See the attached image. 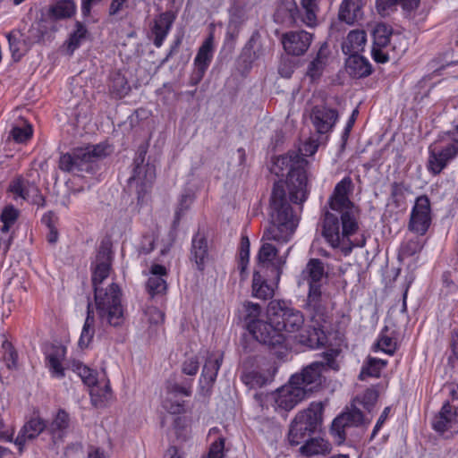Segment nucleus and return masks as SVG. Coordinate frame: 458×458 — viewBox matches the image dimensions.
Listing matches in <instances>:
<instances>
[{
    "label": "nucleus",
    "instance_id": "55",
    "mask_svg": "<svg viewBox=\"0 0 458 458\" xmlns=\"http://www.w3.org/2000/svg\"><path fill=\"white\" fill-rule=\"evenodd\" d=\"M422 249V245L420 240L415 237L413 239L408 240L406 242L403 243L401 246V252L403 255L406 257H411L416 253L420 252Z\"/></svg>",
    "mask_w": 458,
    "mask_h": 458
},
{
    "label": "nucleus",
    "instance_id": "10",
    "mask_svg": "<svg viewBox=\"0 0 458 458\" xmlns=\"http://www.w3.org/2000/svg\"><path fill=\"white\" fill-rule=\"evenodd\" d=\"M261 306L252 301H245L242 306V320L251 336L259 344L267 346L268 330L273 331L269 320L260 319Z\"/></svg>",
    "mask_w": 458,
    "mask_h": 458
},
{
    "label": "nucleus",
    "instance_id": "36",
    "mask_svg": "<svg viewBox=\"0 0 458 458\" xmlns=\"http://www.w3.org/2000/svg\"><path fill=\"white\" fill-rule=\"evenodd\" d=\"M223 358V352L211 353L208 356L201 371L200 383L204 381L208 386H211L215 383Z\"/></svg>",
    "mask_w": 458,
    "mask_h": 458
},
{
    "label": "nucleus",
    "instance_id": "45",
    "mask_svg": "<svg viewBox=\"0 0 458 458\" xmlns=\"http://www.w3.org/2000/svg\"><path fill=\"white\" fill-rule=\"evenodd\" d=\"M250 242L247 235L241 237L240 247L237 258V269L240 272V280L245 281L248 277V266L250 263Z\"/></svg>",
    "mask_w": 458,
    "mask_h": 458
},
{
    "label": "nucleus",
    "instance_id": "27",
    "mask_svg": "<svg viewBox=\"0 0 458 458\" xmlns=\"http://www.w3.org/2000/svg\"><path fill=\"white\" fill-rule=\"evenodd\" d=\"M310 118L317 131L325 134L330 131L338 119V112L334 108L326 106H314Z\"/></svg>",
    "mask_w": 458,
    "mask_h": 458
},
{
    "label": "nucleus",
    "instance_id": "52",
    "mask_svg": "<svg viewBox=\"0 0 458 458\" xmlns=\"http://www.w3.org/2000/svg\"><path fill=\"white\" fill-rule=\"evenodd\" d=\"M7 39L13 60L15 62L20 61L24 55V51L21 47L25 44L23 41L21 42L13 32L7 35Z\"/></svg>",
    "mask_w": 458,
    "mask_h": 458
},
{
    "label": "nucleus",
    "instance_id": "48",
    "mask_svg": "<svg viewBox=\"0 0 458 458\" xmlns=\"http://www.w3.org/2000/svg\"><path fill=\"white\" fill-rule=\"evenodd\" d=\"M73 371L77 372L82 382L88 386H95L98 383L97 372L81 361L72 363Z\"/></svg>",
    "mask_w": 458,
    "mask_h": 458
},
{
    "label": "nucleus",
    "instance_id": "19",
    "mask_svg": "<svg viewBox=\"0 0 458 458\" xmlns=\"http://www.w3.org/2000/svg\"><path fill=\"white\" fill-rule=\"evenodd\" d=\"M267 47L259 30H255L242 47L238 61L244 70L250 71L255 62L265 56Z\"/></svg>",
    "mask_w": 458,
    "mask_h": 458
},
{
    "label": "nucleus",
    "instance_id": "8",
    "mask_svg": "<svg viewBox=\"0 0 458 458\" xmlns=\"http://www.w3.org/2000/svg\"><path fill=\"white\" fill-rule=\"evenodd\" d=\"M107 148V144L98 143L73 148L71 153L60 156L58 167L64 172L74 174L81 172L94 174L96 163L108 155Z\"/></svg>",
    "mask_w": 458,
    "mask_h": 458
},
{
    "label": "nucleus",
    "instance_id": "53",
    "mask_svg": "<svg viewBox=\"0 0 458 458\" xmlns=\"http://www.w3.org/2000/svg\"><path fill=\"white\" fill-rule=\"evenodd\" d=\"M398 0H377L376 8L382 17L389 16L391 13L396 11Z\"/></svg>",
    "mask_w": 458,
    "mask_h": 458
},
{
    "label": "nucleus",
    "instance_id": "38",
    "mask_svg": "<svg viewBox=\"0 0 458 458\" xmlns=\"http://www.w3.org/2000/svg\"><path fill=\"white\" fill-rule=\"evenodd\" d=\"M274 288L268 284V278L255 269L252 275L251 296L260 300H268L274 296Z\"/></svg>",
    "mask_w": 458,
    "mask_h": 458
},
{
    "label": "nucleus",
    "instance_id": "12",
    "mask_svg": "<svg viewBox=\"0 0 458 458\" xmlns=\"http://www.w3.org/2000/svg\"><path fill=\"white\" fill-rule=\"evenodd\" d=\"M257 266L260 268L269 269L273 282L277 284L285 265V258L278 255V249L270 242H263L256 256Z\"/></svg>",
    "mask_w": 458,
    "mask_h": 458
},
{
    "label": "nucleus",
    "instance_id": "63",
    "mask_svg": "<svg viewBox=\"0 0 458 458\" xmlns=\"http://www.w3.org/2000/svg\"><path fill=\"white\" fill-rule=\"evenodd\" d=\"M241 27H237V25L233 26L229 25L227 27V31L225 34V46H227L230 49H233L235 46V42L239 37Z\"/></svg>",
    "mask_w": 458,
    "mask_h": 458
},
{
    "label": "nucleus",
    "instance_id": "54",
    "mask_svg": "<svg viewBox=\"0 0 458 458\" xmlns=\"http://www.w3.org/2000/svg\"><path fill=\"white\" fill-rule=\"evenodd\" d=\"M3 348L4 349V360L7 362V366L9 369L16 368L17 366V360H18V354L13 344L8 342L4 341L3 343Z\"/></svg>",
    "mask_w": 458,
    "mask_h": 458
},
{
    "label": "nucleus",
    "instance_id": "64",
    "mask_svg": "<svg viewBox=\"0 0 458 458\" xmlns=\"http://www.w3.org/2000/svg\"><path fill=\"white\" fill-rule=\"evenodd\" d=\"M244 21V11L239 6H233L230 9L229 25L241 27Z\"/></svg>",
    "mask_w": 458,
    "mask_h": 458
},
{
    "label": "nucleus",
    "instance_id": "25",
    "mask_svg": "<svg viewBox=\"0 0 458 458\" xmlns=\"http://www.w3.org/2000/svg\"><path fill=\"white\" fill-rule=\"evenodd\" d=\"M305 390L299 389L295 386L283 387L277 394L275 403L276 405V410L281 412H287L293 410L300 402L307 398Z\"/></svg>",
    "mask_w": 458,
    "mask_h": 458
},
{
    "label": "nucleus",
    "instance_id": "42",
    "mask_svg": "<svg viewBox=\"0 0 458 458\" xmlns=\"http://www.w3.org/2000/svg\"><path fill=\"white\" fill-rule=\"evenodd\" d=\"M441 282L440 296L454 300V297L458 294V267L455 266L452 270L444 271Z\"/></svg>",
    "mask_w": 458,
    "mask_h": 458
},
{
    "label": "nucleus",
    "instance_id": "28",
    "mask_svg": "<svg viewBox=\"0 0 458 458\" xmlns=\"http://www.w3.org/2000/svg\"><path fill=\"white\" fill-rule=\"evenodd\" d=\"M175 19L176 13L174 11L169 10L161 13L154 20V24L151 27V33L154 35L153 44L157 47H160L163 45Z\"/></svg>",
    "mask_w": 458,
    "mask_h": 458
},
{
    "label": "nucleus",
    "instance_id": "5",
    "mask_svg": "<svg viewBox=\"0 0 458 458\" xmlns=\"http://www.w3.org/2000/svg\"><path fill=\"white\" fill-rule=\"evenodd\" d=\"M324 405L312 402L307 409L299 411L289 425L286 440L291 446L303 445L313 434L320 431Z\"/></svg>",
    "mask_w": 458,
    "mask_h": 458
},
{
    "label": "nucleus",
    "instance_id": "22",
    "mask_svg": "<svg viewBox=\"0 0 458 458\" xmlns=\"http://www.w3.org/2000/svg\"><path fill=\"white\" fill-rule=\"evenodd\" d=\"M77 12V4L74 0H57L41 10L40 22H56L72 18Z\"/></svg>",
    "mask_w": 458,
    "mask_h": 458
},
{
    "label": "nucleus",
    "instance_id": "26",
    "mask_svg": "<svg viewBox=\"0 0 458 458\" xmlns=\"http://www.w3.org/2000/svg\"><path fill=\"white\" fill-rule=\"evenodd\" d=\"M322 286H309L304 310L310 314L312 320H324L327 314V304L322 296Z\"/></svg>",
    "mask_w": 458,
    "mask_h": 458
},
{
    "label": "nucleus",
    "instance_id": "11",
    "mask_svg": "<svg viewBox=\"0 0 458 458\" xmlns=\"http://www.w3.org/2000/svg\"><path fill=\"white\" fill-rule=\"evenodd\" d=\"M431 222L432 210L430 199L426 194L420 195L416 198L415 204L411 208L408 230L422 236L427 233Z\"/></svg>",
    "mask_w": 458,
    "mask_h": 458
},
{
    "label": "nucleus",
    "instance_id": "39",
    "mask_svg": "<svg viewBox=\"0 0 458 458\" xmlns=\"http://www.w3.org/2000/svg\"><path fill=\"white\" fill-rule=\"evenodd\" d=\"M214 33L210 32L199 47L194 58V66L208 69L214 56Z\"/></svg>",
    "mask_w": 458,
    "mask_h": 458
},
{
    "label": "nucleus",
    "instance_id": "56",
    "mask_svg": "<svg viewBox=\"0 0 458 458\" xmlns=\"http://www.w3.org/2000/svg\"><path fill=\"white\" fill-rule=\"evenodd\" d=\"M188 420L185 417H175L173 421V428L174 429L177 438L185 441L187 439Z\"/></svg>",
    "mask_w": 458,
    "mask_h": 458
},
{
    "label": "nucleus",
    "instance_id": "1",
    "mask_svg": "<svg viewBox=\"0 0 458 458\" xmlns=\"http://www.w3.org/2000/svg\"><path fill=\"white\" fill-rule=\"evenodd\" d=\"M308 160L299 152L288 151L275 159L271 173L286 180L275 182L269 199V226L264 230L261 241L289 242L295 233L299 218L291 203L301 205L309 196Z\"/></svg>",
    "mask_w": 458,
    "mask_h": 458
},
{
    "label": "nucleus",
    "instance_id": "13",
    "mask_svg": "<svg viewBox=\"0 0 458 458\" xmlns=\"http://www.w3.org/2000/svg\"><path fill=\"white\" fill-rule=\"evenodd\" d=\"M457 157L458 139L454 138L450 143L439 150L432 149L429 147L427 168L432 175H438Z\"/></svg>",
    "mask_w": 458,
    "mask_h": 458
},
{
    "label": "nucleus",
    "instance_id": "51",
    "mask_svg": "<svg viewBox=\"0 0 458 458\" xmlns=\"http://www.w3.org/2000/svg\"><path fill=\"white\" fill-rule=\"evenodd\" d=\"M146 290L151 298L156 295L165 294L167 290L166 281L160 276H150L146 283Z\"/></svg>",
    "mask_w": 458,
    "mask_h": 458
},
{
    "label": "nucleus",
    "instance_id": "60",
    "mask_svg": "<svg viewBox=\"0 0 458 458\" xmlns=\"http://www.w3.org/2000/svg\"><path fill=\"white\" fill-rule=\"evenodd\" d=\"M378 399V392L374 388H368L362 396L361 403L367 411H370Z\"/></svg>",
    "mask_w": 458,
    "mask_h": 458
},
{
    "label": "nucleus",
    "instance_id": "4",
    "mask_svg": "<svg viewBox=\"0 0 458 458\" xmlns=\"http://www.w3.org/2000/svg\"><path fill=\"white\" fill-rule=\"evenodd\" d=\"M338 354L339 351L335 349L322 352V360L313 361L303 367L300 372L292 375L289 380L290 385L305 390V394L310 397L311 394L322 388L326 382V377L323 374L325 371L339 370L340 367L336 361Z\"/></svg>",
    "mask_w": 458,
    "mask_h": 458
},
{
    "label": "nucleus",
    "instance_id": "23",
    "mask_svg": "<svg viewBox=\"0 0 458 458\" xmlns=\"http://www.w3.org/2000/svg\"><path fill=\"white\" fill-rule=\"evenodd\" d=\"M313 35L305 30L289 31L282 36L284 51L293 56L303 55L309 49Z\"/></svg>",
    "mask_w": 458,
    "mask_h": 458
},
{
    "label": "nucleus",
    "instance_id": "30",
    "mask_svg": "<svg viewBox=\"0 0 458 458\" xmlns=\"http://www.w3.org/2000/svg\"><path fill=\"white\" fill-rule=\"evenodd\" d=\"M330 50L327 42H323L318 50L315 57L310 62L306 71V76L312 82L318 81L323 75V72L328 64Z\"/></svg>",
    "mask_w": 458,
    "mask_h": 458
},
{
    "label": "nucleus",
    "instance_id": "46",
    "mask_svg": "<svg viewBox=\"0 0 458 458\" xmlns=\"http://www.w3.org/2000/svg\"><path fill=\"white\" fill-rule=\"evenodd\" d=\"M33 135L31 124L26 121H21L20 124H14L8 136V140H13L15 143L23 144L29 141Z\"/></svg>",
    "mask_w": 458,
    "mask_h": 458
},
{
    "label": "nucleus",
    "instance_id": "37",
    "mask_svg": "<svg viewBox=\"0 0 458 458\" xmlns=\"http://www.w3.org/2000/svg\"><path fill=\"white\" fill-rule=\"evenodd\" d=\"M367 43V35L363 30H351L342 43V51L347 55L360 54L364 50Z\"/></svg>",
    "mask_w": 458,
    "mask_h": 458
},
{
    "label": "nucleus",
    "instance_id": "9",
    "mask_svg": "<svg viewBox=\"0 0 458 458\" xmlns=\"http://www.w3.org/2000/svg\"><path fill=\"white\" fill-rule=\"evenodd\" d=\"M319 225L321 226V235L334 249L338 248L344 240L348 241L350 246L344 249L345 254L351 252L353 247H363L366 244V239L363 236L360 241L352 242L350 237L355 233L344 235V225L339 213L326 210L321 216Z\"/></svg>",
    "mask_w": 458,
    "mask_h": 458
},
{
    "label": "nucleus",
    "instance_id": "35",
    "mask_svg": "<svg viewBox=\"0 0 458 458\" xmlns=\"http://www.w3.org/2000/svg\"><path fill=\"white\" fill-rule=\"evenodd\" d=\"M362 0H344L340 5L338 18L349 25L363 17Z\"/></svg>",
    "mask_w": 458,
    "mask_h": 458
},
{
    "label": "nucleus",
    "instance_id": "17",
    "mask_svg": "<svg viewBox=\"0 0 458 458\" xmlns=\"http://www.w3.org/2000/svg\"><path fill=\"white\" fill-rule=\"evenodd\" d=\"M39 174L37 170H30L25 174L16 175L8 185V191L13 199L29 201L32 193L38 192Z\"/></svg>",
    "mask_w": 458,
    "mask_h": 458
},
{
    "label": "nucleus",
    "instance_id": "24",
    "mask_svg": "<svg viewBox=\"0 0 458 458\" xmlns=\"http://www.w3.org/2000/svg\"><path fill=\"white\" fill-rule=\"evenodd\" d=\"M47 431V420L38 415L31 417L21 428L14 440L18 446L19 453L21 454L27 440L37 438L40 433Z\"/></svg>",
    "mask_w": 458,
    "mask_h": 458
},
{
    "label": "nucleus",
    "instance_id": "43",
    "mask_svg": "<svg viewBox=\"0 0 458 458\" xmlns=\"http://www.w3.org/2000/svg\"><path fill=\"white\" fill-rule=\"evenodd\" d=\"M387 365V361L382 359L368 356L364 360L358 379L364 381L369 377L378 378L381 371Z\"/></svg>",
    "mask_w": 458,
    "mask_h": 458
},
{
    "label": "nucleus",
    "instance_id": "29",
    "mask_svg": "<svg viewBox=\"0 0 458 458\" xmlns=\"http://www.w3.org/2000/svg\"><path fill=\"white\" fill-rule=\"evenodd\" d=\"M301 10L295 0H281L274 13V20L277 23L287 24L296 23L299 20L304 21Z\"/></svg>",
    "mask_w": 458,
    "mask_h": 458
},
{
    "label": "nucleus",
    "instance_id": "20",
    "mask_svg": "<svg viewBox=\"0 0 458 458\" xmlns=\"http://www.w3.org/2000/svg\"><path fill=\"white\" fill-rule=\"evenodd\" d=\"M210 259L209 246L207 234L199 229L193 234L189 254V260L196 270L204 273Z\"/></svg>",
    "mask_w": 458,
    "mask_h": 458
},
{
    "label": "nucleus",
    "instance_id": "18",
    "mask_svg": "<svg viewBox=\"0 0 458 458\" xmlns=\"http://www.w3.org/2000/svg\"><path fill=\"white\" fill-rule=\"evenodd\" d=\"M363 412L356 407L350 411L342 412L335 417L329 430L330 434L335 439V444L341 445L346 440L345 428L352 426L359 427L363 424Z\"/></svg>",
    "mask_w": 458,
    "mask_h": 458
},
{
    "label": "nucleus",
    "instance_id": "59",
    "mask_svg": "<svg viewBox=\"0 0 458 458\" xmlns=\"http://www.w3.org/2000/svg\"><path fill=\"white\" fill-rule=\"evenodd\" d=\"M377 346L385 353L394 354L396 351V343L393 341L392 337L381 335L377 342Z\"/></svg>",
    "mask_w": 458,
    "mask_h": 458
},
{
    "label": "nucleus",
    "instance_id": "61",
    "mask_svg": "<svg viewBox=\"0 0 458 458\" xmlns=\"http://www.w3.org/2000/svg\"><path fill=\"white\" fill-rule=\"evenodd\" d=\"M47 33V30H42L39 27L31 26L29 30V35L26 38H23V43L32 45L34 43H39L44 39Z\"/></svg>",
    "mask_w": 458,
    "mask_h": 458
},
{
    "label": "nucleus",
    "instance_id": "15",
    "mask_svg": "<svg viewBox=\"0 0 458 458\" xmlns=\"http://www.w3.org/2000/svg\"><path fill=\"white\" fill-rule=\"evenodd\" d=\"M457 157L458 139L454 138L450 143L439 150L432 149L429 147L427 168L432 175H438Z\"/></svg>",
    "mask_w": 458,
    "mask_h": 458
},
{
    "label": "nucleus",
    "instance_id": "58",
    "mask_svg": "<svg viewBox=\"0 0 458 458\" xmlns=\"http://www.w3.org/2000/svg\"><path fill=\"white\" fill-rule=\"evenodd\" d=\"M318 0H301V8L305 11L308 23L314 21L317 18L316 11L318 10Z\"/></svg>",
    "mask_w": 458,
    "mask_h": 458
},
{
    "label": "nucleus",
    "instance_id": "3",
    "mask_svg": "<svg viewBox=\"0 0 458 458\" xmlns=\"http://www.w3.org/2000/svg\"><path fill=\"white\" fill-rule=\"evenodd\" d=\"M267 318L273 328V331L268 330L267 348L279 357L282 350H286L284 331H299L304 324V316L291 303L284 300H272L267 308Z\"/></svg>",
    "mask_w": 458,
    "mask_h": 458
},
{
    "label": "nucleus",
    "instance_id": "49",
    "mask_svg": "<svg viewBox=\"0 0 458 458\" xmlns=\"http://www.w3.org/2000/svg\"><path fill=\"white\" fill-rule=\"evenodd\" d=\"M20 211L13 205L6 206L1 215L0 221L3 223L1 233H9L12 226L16 223Z\"/></svg>",
    "mask_w": 458,
    "mask_h": 458
},
{
    "label": "nucleus",
    "instance_id": "41",
    "mask_svg": "<svg viewBox=\"0 0 458 458\" xmlns=\"http://www.w3.org/2000/svg\"><path fill=\"white\" fill-rule=\"evenodd\" d=\"M65 353L64 346H53L51 352L47 355V366L54 377L63 378L65 377L64 368L61 363Z\"/></svg>",
    "mask_w": 458,
    "mask_h": 458
},
{
    "label": "nucleus",
    "instance_id": "16",
    "mask_svg": "<svg viewBox=\"0 0 458 458\" xmlns=\"http://www.w3.org/2000/svg\"><path fill=\"white\" fill-rule=\"evenodd\" d=\"M191 380H185L182 385L178 383L169 384L166 387V397L164 401V408L171 414L185 413L186 402L180 396H191Z\"/></svg>",
    "mask_w": 458,
    "mask_h": 458
},
{
    "label": "nucleus",
    "instance_id": "14",
    "mask_svg": "<svg viewBox=\"0 0 458 458\" xmlns=\"http://www.w3.org/2000/svg\"><path fill=\"white\" fill-rule=\"evenodd\" d=\"M457 157L458 139L454 138L450 143L439 150L432 149L429 147L427 168L432 175H438Z\"/></svg>",
    "mask_w": 458,
    "mask_h": 458
},
{
    "label": "nucleus",
    "instance_id": "31",
    "mask_svg": "<svg viewBox=\"0 0 458 458\" xmlns=\"http://www.w3.org/2000/svg\"><path fill=\"white\" fill-rule=\"evenodd\" d=\"M70 414L63 408L58 409L50 422L47 421V432L52 440H62L70 428Z\"/></svg>",
    "mask_w": 458,
    "mask_h": 458
},
{
    "label": "nucleus",
    "instance_id": "57",
    "mask_svg": "<svg viewBox=\"0 0 458 458\" xmlns=\"http://www.w3.org/2000/svg\"><path fill=\"white\" fill-rule=\"evenodd\" d=\"M225 438L218 437L210 445L207 458H225Z\"/></svg>",
    "mask_w": 458,
    "mask_h": 458
},
{
    "label": "nucleus",
    "instance_id": "21",
    "mask_svg": "<svg viewBox=\"0 0 458 458\" xmlns=\"http://www.w3.org/2000/svg\"><path fill=\"white\" fill-rule=\"evenodd\" d=\"M432 428L440 435L446 432L458 433V406L449 401L444 403L431 422Z\"/></svg>",
    "mask_w": 458,
    "mask_h": 458
},
{
    "label": "nucleus",
    "instance_id": "50",
    "mask_svg": "<svg viewBox=\"0 0 458 458\" xmlns=\"http://www.w3.org/2000/svg\"><path fill=\"white\" fill-rule=\"evenodd\" d=\"M392 35V28L384 24L378 23L373 30L372 36L374 39L373 46L386 47L390 42Z\"/></svg>",
    "mask_w": 458,
    "mask_h": 458
},
{
    "label": "nucleus",
    "instance_id": "44",
    "mask_svg": "<svg viewBox=\"0 0 458 458\" xmlns=\"http://www.w3.org/2000/svg\"><path fill=\"white\" fill-rule=\"evenodd\" d=\"M89 35V33L85 24L80 21H76L73 31L70 33L68 39L64 43L66 45L67 54L72 55Z\"/></svg>",
    "mask_w": 458,
    "mask_h": 458
},
{
    "label": "nucleus",
    "instance_id": "40",
    "mask_svg": "<svg viewBox=\"0 0 458 458\" xmlns=\"http://www.w3.org/2000/svg\"><path fill=\"white\" fill-rule=\"evenodd\" d=\"M110 97L114 99H122L131 90L127 78L120 72H114L110 75L108 84Z\"/></svg>",
    "mask_w": 458,
    "mask_h": 458
},
{
    "label": "nucleus",
    "instance_id": "6",
    "mask_svg": "<svg viewBox=\"0 0 458 458\" xmlns=\"http://www.w3.org/2000/svg\"><path fill=\"white\" fill-rule=\"evenodd\" d=\"M353 190L352 180L350 176L344 177L336 183L327 205L330 210L339 213L344 225V235L356 233L359 230L357 208L351 200L350 195Z\"/></svg>",
    "mask_w": 458,
    "mask_h": 458
},
{
    "label": "nucleus",
    "instance_id": "32",
    "mask_svg": "<svg viewBox=\"0 0 458 458\" xmlns=\"http://www.w3.org/2000/svg\"><path fill=\"white\" fill-rule=\"evenodd\" d=\"M345 61V69L347 73L353 79H362L369 76L373 72V68L369 61L360 54L347 55Z\"/></svg>",
    "mask_w": 458,
    "mask_h": 458
},
{
    "label": "nucleus",
    "instance_id": "34",
    "mask_svg": "<svg viewBox=\"0 0 458 458\" xmlns=\"http://www.w3.org/2000/svg\"><path fill=\"white\" fill-rule=\"evenodd\" d=\"M308 285L322 286L321 281L327 276L324 263L319 259H310L301 273Z\"/></svg>",
    "mask_w": 458,
    "mask_h": 458
},
{
    "label": "nucleus",
    "instance_id": "2",
    "mask_svg": "<svg viewBox=\"0 0 458 458\" xmlns=\"http://www.w3.org/2000/svg\"><path fill=\"white\" fill-rule=\"evenodd\" d=\"M113 262L112 242L103 240L98 249L96 260L91 263V283L98 318L102 324L119 327L125 320L121 302V289L112 283L105 291L99 285L109 276Z\"/></svg>",
    "mask_w": 458,
    "mask_h": 458
},
{
    "label": "nucleus",
    "instance_id": "33",
    "mask_svg": "<svg viewBox=\"0 0 458 458\" xmlns=\"http://www.w3.org/2000/svg\"><path fill=\"white\" fill-rule=\"evenodd\" d=\"M332 450L331 444L320 437H310L299 448L301 455L310 458L316 455H326Z\"/></svg>",
    "mask_w": 458,
    "mask_h": 458
},
{
    "label": "nucleus",
    "instance_id": "62",
    "mask_svg": "<svg viewBox=\"0 0 458 458\" xmlns=\"http://www.w3.org/2000/svg\"><path fill=\"white\" fill-rule=\"evenodd\" d=\"M199 368V361L197 356L191 357L183 361L182 371L188 376H195Z\"/></svg>",
    "mask_w": 458,
    "mask_h": 458
},
{
    "label": "nucleus",
    "instance_id": "7",
    "mask_svg": "<svg viewBox=\"0 0 458 458\" xmlns=\"http://www.w3.org/2000/svg\"><path fill=\"white\" fill-rule=\"evenodd\" d=\"M148 143L139 145L131 163V174L127 181L129 191H134L138 205H142L146 195L150 191L156 179V167L149 160H146Z\"/></svg>",
    "mask_w": 458,
    "mask_h": 458
},
{
    "label": "nucleus",
    "instance_id": "47",
    "mask_svg": "<svg viewBox=\"0 0 458 458\" xmlns=\"http://www.w3.org/2000/svg\"><path fill=\"white\" fill-rule=\"evenodd\" d=\"M410 191V185L404 182H394L390 185V197L391 204L399 208L405 205L406 197L405 193Z\"/></svg>",
    "mask_w": 458,
    "mask_h": 458
}]
</instances>
